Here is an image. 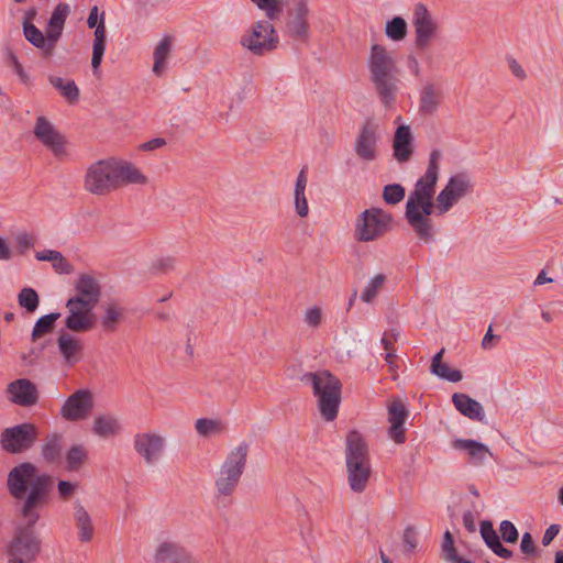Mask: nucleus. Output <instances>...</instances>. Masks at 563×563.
<instances>
[{
    "mask_svg": "<svg viewBox=\"0 0 563 563\" xmlns=\"http://www.w3.org/2000/svg\"><path fill=\"white\" fill-rule=\"evenodd\" d=\"M500 540L503 539L506 543H516L519 538V532L516 526L509 521L504 520L499 525Z\"/></svg>",
    "mask_w": 563,
    "mask_h": 563,
    "instance_id": "obj_51",
    "label": "nucleus"
},
{
    "mask_svg": "<svg viewBox=\"0 0 563 563\" xmlns=\"http://www.w3.org/2000/svg\"><path fill=\"white\" fill-rule=\"evenodd\" d=\"M412 24L416 34L415 46L418 51H424L435 37L438 23L421 2L415 7Z\"/></svg>",
    "mask_w": 563,
    "mask_h": 563,
    "instance_id": "obj_11",
    "label": "nucleus"
},
{
    "mask_svg": "<svg viewBox=\"0 0 563 563\" xmlns=\"http://www.w3.org/2000/svg\"><path fill=\"white\" fill-rule=\"evenodd\" d=\"M303 320L308 325H310L312 328H318L322 322L321 308L314 306L313 308L308 309L305 313Z\"/></svg>",
    "mask_w": 563,
    "mask_h": 563,
    "instance_id": "obj_56",
    "label": "nucleus"
},
{
    "mask_svg": "<svg viewBox=\"0 0 563 563\" xmlns=\"http://www.w3.org/2000/svg\"><path fill=\"white\" fill-rule=\"evenodd\" d=\"M95 29V38L92 47H104L106 48V25H104V12L100 15V21Z\"/></svg>",
    "mask_w": 563,
    "mask_h": 563,
    "instance_id": "obj_55",
    "label": "nucleus"
},
{
    "mask_svg": "<svg viewBox=\"0 0 563 563\" xmlns=\"http://www.w3.org/2000/svg\"><path fill=\"white\" fill-rule=\"evenodd\" d=\"M70 14V5L66 2H59L53 10L47 21L46 29L49 31L51 41H59L68 15Z\"/></svg>",
    "mask_w": 563,
    "mask_h": 563,
    "instance_id": "obj_30",
    "label": "nucleus"
},
{
    "mask_svg": "<svg viewBox=\"0 0 563 563\" xmlns=\"http://www.w3.org/2000/svg\"><path fill=\"white\" fill-rule=\"evenodd\" d=\"M115 175L118 187L122 184L145 185L147 183V177L128 162L115 161Z\"/></svg>",
    "mask_w": 563,
    "mask_h": 563,
    "instance_id": "obj_31",
    "label": "nucleus"
},
{
    "mask_svg": "<svg viewBox=\"0 0 563 563\" xmlns=\"http://www.w3.org/2000/svg\"><path fill=\"white\" fill-rule=\"evenodd\" d=\"M240 43L252 54L262 56L276 49L279 38L269 21H257L253 25L251 33L241 37Z\"/></svg>",
    "mask_w": 563,
    "mask_h": 563,
    "instance_id": "obj_8",
    "label": "nucleus"
},
{
    "mask_svg": "<svg viewBox=\"0 0 563 563\" xmlns=\"http://www.w3.org/2000/svg\"><path fill=\"white\" fill-rule=\"evenodd\" d=\"M452 402L455 409L464 417L483 422L485 418L484 408L477 400L473 399L464 393H454Z\"/></svg>",
    "mask_w": 563,
    "mask_h": 563,
    "instance_id": "obj_26",
    "label": "nucleus"
},
{
    "mask_svg": "<svg viewBox=\"0 0 563 563\" xmlns=\"http://www.w3.org/2000/svg\"><path fill=\"white\" fill-rule=\"evenodd\" d=\"M499 340H500V336L493 334V328H492V325H489L486 334L484 335V338L482 340V347L484 350H489L493 346H495L499 342Z\"/></svg>",
    "mask_w": 563,
    "mask_h": 563,
    "instance_id": "obj_61",
    "label": "nucleus"
},
{
    "mask_svg": "<svg viewBox=\"0 0 563 563\" xmlns=\"http://www.w3.org/2000/svg\"><path fill=\"white\" fill-rule=\"evenodd\" d=\"M36 239L27 232H19L15 235V253L16 255H25L34 247Z\"/></svg>",
    "mask_w": 563,
    "mask_h": 563,
    "instance_id": "obj_50",
    "label": "nucleus"
},
{
    "mask_svg": "<svg viewBox=\"0 0 563 563\" xmlns=\"http://www.w3.org/2000/svg\"><path fill=\"white\" fill-rule=\"evenodd\" d=\"M166 144V140L163 137H155L140 145V148L145 152L154 151Z\"/></svg>",
    "mask_w": 563,
    "mask_h": 563,
    "instance_id": "obj_62",
    "label": "nucleus"
},
{
    "mask_svg": "<svg viewBox=\"0 0 563 563\" xmlns=\"http://www.w3.org/2000/svg\"><path fill=\"white\" fill-rule=\"evenodd\" d=\"M60 252L55 250H44L35 253V258L41 262H53L55 258H59Z\"/></svg>",
    "mask_w": 563,
    "mask_h": 563,
    "instance_id": "obj_63",
    "label": "nucleus"
},
{
    "mask_svg": "<svg viewBox=\"0 0 563 563\" xmlns=\"http://www.w3.org/2000/svg\"><path fill=\"white\" fill-rule=\"evenodd\" d=\"M104 47H92L91 67L93 75L100 76V65L104 55Z\"/></svg>",
    "mask_w": 563,
    "mask_h": 563,
    "instance_id": "obj_57",
    "label": "nucleus"
},
{
    "mask_svg": "<svg viewBox=\"0 0 563 563\" xmlns=\"http://www.w3.org/2000/svg\"><path fill=\"white\" fill-rule=\"evenodd\" d=\"M77 295L70 297V305L96 306L101 297V286L90 274H80L75 283Z\"/></svg>",
    "mask_w": 563,
    "mask_h": 563,
    "instance_id": "obj_17",
    "label": "nucleus"
},
{
    "mask_svg": "<svg viewBox=\"0 0 563 563\" xmlns=\"http://www.w3.org/2000/svg\"><path fill=\"white\" fill-rule=\"evenodd\" d=\"M56 343L66 366L73 367L81 360L84 345L81 341L71 333L62 330Z\"/></svg>",
    "mask_w": 563,
    "mask_h": 563,
    "instance_id": "obj_22",
    "label": "nucleus"
},
{
    "mask_svg": "<svg viewBox=\"0 0 563 563\" xmlns=\"http://www.w3.org/2000/svg\"><path fill=\"white\" fill-rule=\"evenodd\" d=\"M442 157L440 150H432L429 156V162L424 175L421 176L412 191H410L408 199L434 197L435 186L439 179V162Z\"/></svg>",
    "mask_w": 563,
    "mask_h": 563,
    "instance_id": "obj_13",
    "label": "nucleus"
},
{
    "mask_svg": "<svg viewBox=\"0 0 563 563\" xmlns=\"http://www.w3.org/2000/svg\"><path fill=\"white\" fill-rule=\"evenodd\" d=\"M135 451L152 464L158 460L164 449V439L153 433H140L134 439Z\"/></svg>",
    "mask_w": 563,
    "mask_h": 563,
    "instance_id": "obj_21",
    "label": "nucleus"
},
{
    "mask_svg": "<svg viewBox=\"0 0 563 563\" xmlns=\"http://www.w3.org/2000/svg\"><path fill=\"white\" fill-rule=\"evenodd\" d=\"M53 486V476L40 473L31 462H23L9 472L8 492L16 501L19 514L26 522L15 528L7 544L8 563H33L40 555L42 541L34 527L41 517L40 509L49 501Z\"/></svg>",
    "mask_w": 563,
    "mask_h": 563,
    "instance_id": "obj_1",
    "label": "nucleus"
},
{
    "mask_svg": "<svg viewBox=\"0 0 563 563\" xmlns=\"http://www.w3.org/2000/svg\"><path fill=\"white\" fill-rule=\"evenodd\" d=\"M12 257V249L10 247L4 238L0 236V261H10Z\"/></svg>",
    "mask_w": 563,
    "mask_h": 563,
    "instance_id": "obj_64",
    "label": "nucleus"
},
{
    "mask_svg": "<svg viewBox=\"0 0 563 563\" xmlns=\"http://www.w3.org/2000/svg\"><path fill=\"white\" fill-rule=\"evenodd\" d=\"M437 209L434 197L407 199L405 219L422 242H430L434 238L433 224L430 216Z\"/></svg>",
    "mask_w": 563,
    "mask_h": 563,
    "instance_id": "obj_5",
    "label": "nucleus"
},
{
    "mask_svg": "<svg viewBox=\"0 0 563 563\" xmlns=\"http://www.w3.org/2000/svg\"><path fill=\"white\" fill-rule=\"evenodd\" d=\"M18 302L26 312L33 313L40 306V296L35 289L24 287L18 294Z\"/></svg>",
    "mask_w": 563,
    "mask_h": 563,
    "instance_id": "obj_45",
    "label": "nucleus"
},
{
    "mask_svg": "<svg viewBox=\"0 0 563 563\" xmlns=\"http://www.w3.org/2000/svg\"><path fill=\"white\" fill-rule=\"evenodd\" d=\"M385 280L386 276L384 274H377L373 278H371V280L365 286L361 295V299L364 302L369 303L376 297L378 290L382 288Z\"/></svg>",
    "mask_w": 563,
    "mask_h": 563,
    "instance_id": "obj_48",
    "label": "nucleus"
},
{
    "mask_svg": "<svg viewBox=\"0 0 563 563\" xmlns=\"http://www.w3.org/2000/svg\"><path fill=\"white\" fill-rule=\"evenodd\" d=\"M445 186L452 191L457 200L473 190L472 180L465 173H459L450 177Z\"/></svg>",
    "mask_w": 563,
    "mask_h": 563,
    "instance_id": "obj_41",
    "label": "nucleus"
},
{
    "mask_svg": "<svg viewBox=\"0 0 563 563\" xmlns=\"http://www.w3.org/2000/svg\"><path fill=\"white\" fill-rule=\"evenodd\" d=\"M302 379L311 384L316 397L331 393V390H342L341 380L327 369L307 373Z\"/></svg>",
    "mask_w": 563,
    "mask_h": 563,
    "instance_id": "obj_23",
    "label": "nucleus"
},
{
    "mask_svg": "<svg viewBox=\"0 0 563 563\" xmlns=\"http://www.w3.org/2000/svg\"><path fill=\"white\" fill-rule=\"evenodd\" d=\"M196 430L201 437H209L213 433H221L223 426L219 420L200 418L196 421Z\"/></svg>",
    "mask_w": 563,
    "mask_h": 563,
    "instance_id": "obj_46",
    "label": "nucleus"
},
{
    "mask_svg": "<svg viewBox=\"0 0 563 563\" xmlns=\"http://www.w3.org/2000/svg\"><path fill=\"white\" fill-rule=\"evenodd\" d=\"M379 140L377 123L372 119H366L360 126L354 141V152L357 158L364 163L376 161L379 155Z\"/></svg>",
    "mask_w": 563,
    "mask_h": 563,
    "instance_id": "obj_10",
    "label": "nucleus"
},
{
    "mask_svg": "<svg viewBox=\"0 0 563 563\" xmlns=\"http://www.w3.org/2000/svg\"><path fill=\"white\" fill-rule=\"evenodd\" d=\"M172 46H173V37L172 36H164L156 45L154 53H153V57H154L153 73L155 75L161 76L163 74V71L165 69L166 60L172 53Z\"/></svg>",
    "mask_w": 563,
    "mask_h": 563,
    "instance_id": "obj_37",
    "label": "nucleus"
},
{
    "mask_svg": "<svg viewBox=\"0 0 563 563\" xmlns=\"http://www.w3.org/2000/svg\"><path fill=\"white\" fill-rule=\"evenodd\" d=\"M22 29L26 41L34 47L41 49L44 58H51L54 55L57 41H51L49 31L47 29L45 34L35 25H26Z\"/></svg>",
    "mask_w": 563,
    "mask_h": 563,
    "instance_id": "obj_25",
    "label": "nucleus"
},
{
    "mask_svg": "<svg viewBox=\"0 0 563 563\" xmlns=\"http://www.w3.org/2000/svg\"><path fill=\"white\" fill-rule=\"evenodd\" d=\"M96 306L70 305V298L66 302L68 316L65 319V328L71 332L81 333L95 327L92 310Z\"/></svg>",
    "mask_w": 563,
    "mask_h": 563,
    "instance_id": "obj_16",
    "label": "nucleus"
},
{
    "mask_svg": "<svg viewBox=\"0 0 563 563\" xmlns=\"http://www.w3.org/2000/svg\"><path fill=\"white\" fill-rule=\"evenodd\" d=\"M404 552L412 553L418 547V534L413 527L409 526L404 530L402 534Z\"/></svg>",
    "mask_w": 563,
    "mask_h": 563,
    "instance_id": "obj_53",
    "label": "nucleus"
},
{
    "mask_svg": "<svg viewBox=\"0 0 563 563\" xmlns=\"http://www.w3.org/2000/svg\"><path fill=\"white\" fill-rule=\"evenodd\" d=\"M120 429L118 420L111 416L101 415L93 420V432L102 438L115 434Z\"/></svg>",
    "mask_w": 563,
    "mask_h": 563,
    "instance_id": "obj_42",
    "label": "nucleus"
},
{
    "mask_svg": "<svg viewBox=\"0 0 563 563\" xmlns=\"http://www.w3.org/2000/svg\"><path fill=\"white\" fill-rule=\"evenodd\" d=\"M479 532L485 544L487 545L488 549L492 550L494 554L505 560H509L512 558V551L503 545L500 537L494 529L492 521L483 520L481 522Z\"/></svg>",
    "mask_w": 563,
    "mask_h": 563,
    "instance_id": "obj_27",
    "label": "nucleus"
},
{
    "mask_svg": "<svg viewBox=\"0 0 563 563\" xmlns=\"http://www.w3.org/2000/svg\"><path fill=\"white\" fill-rule=\"evenodd\" d=\"M247 453L249 444L246 442L240 443L229 452L216 479V488L219 495H232L244 473Z\"/></svg>",
    "mask_w": 563,
    "mask_h": 563,
    "instance_id": "obj_4",
    "label": "nucleus"
},
{
    "mask_svg": "<svg viewBox=\"0 0 563 563\" xmlns=\"http://www.w3.org/2000/svg\"><path fill=\"white\" fill-rule=\"evenodd\" d=\"M154 563H198L179 543L164 541L155 550Z\"/></svg>",
    "mask_w": 563,
    "mask_h": 563,
    "instance_id": "obj_20",
    "label": "nucleus"
},
{
    "mask_svg": "<svg viewBox=\"0 0 563 563\" xmlns=\"http://www.w3.org/2000/svg\"><path fill=\"white\" fill-rule=\"evenodd\" d=\"M92 408V394L88 389H79L66 399L60 416L67 421H79L86 419Z\"/></svg>",
    "mask_w": 563,
    "mask_h": 563,
    "instance_id": "obj_15",
    "label": "nucleus"
},
{
    "mask_svg": "<svg viewBox=\"0 0 563 563\" xmlns=\"http://www.w3.org/2000/svg\"><path fill=\"white\" fill-rule=\"evenodd\" d=\"M345 460L351 489L363 493L367 487L372 467L368 445L357 430H351L346 435Z\"/></svg>",
    "mask_w": 563,
    "mask_h": 563,
    "instance_id": "obj_2",
    "label": "nucleus"
},
{
    "mask_svg": "<svg viewBox=\"0 0 563 563\" xmlns=\"http://www.w3.org/2000/svg\"><path fill=\"white\" fill-rule=\"evenodd\" d=\"M394 157L398 163L408 162L413 154V135L409 125L401 124L393 140Z\"/></svg>",
    "mask_w": 563,
    "mask_h": 563,
    "instance_id": "obj_24",
    "label": "nucleus"
},
{
    "mask_svg": "<svg viewBox=\"0 0 563 563\" xmlns=\"http://www.w3.org/2000/svg\"><path fill=\"white\" fill-rule=\"evenodd\" d=\"M520 551L529 558H536L540 554V550L536 545L533 537L530 532H525L522 534L520 542Z\"/></svg>",
    "mask_w": 563,
    "mask_h": 563,
    "instance_id": "obj_52",
    "label": "nucleus"
},
{
    "mask_svg": "<svg viewBox=\"0 0 563 563\" xmlns=\"http://www.w3.org/2000/svg\"><path fill=\"white\" fill-rule=\"evenodd\" d=\"M560 525L558 523H553L544 532L543 537H542V545L543 547H548L551 544V542L554 540V538L559 534L560 532Z\"/></svg>",
    "mask_w": 563,
    "mask_h": 563,
    "instance_id": "obj_60",
    "label": "nucleus"
},
{
    "mask_svg": "<svg viewBox=\"0 0 563 563\" xmlns=\"http://www.w3.org/2000/svg\"><path fill=\"white\" fill-rule=\"evenodd\" d=\"M176 258L173 256H166L158 258L152 264V272L154 274H167L175 268Z\"/></svg>",
    "mask_w": 563,
    "mask_h": 563,
    "instance_id": "obj_54",
    "label": "nucleus"
},
{
    "mask_svg": "<svg viewBox=\"0 0 563 563\" xmlns=\"http://www.w3.org/2000/svg\"><path fill=\"white\" fill-rule=\"evenodd\" d=\"M342 390L325 393L318 396V406L322 418L327 421H333L338 417L341 404Z\"/></svg>",
    "mask_w": 563,
    "mask_h": 563,
    "instance_id": "obj_33",
    "label": "nucleus"
},
{
    "mask_svg": "<svg viewBox=\"0 0 563 563\" xmlns=\"http://www.w3.org/2000/svg\"><path fill=\"white\" fill-rule=\"evenodd\" d=\"M387 409L390 423L388 434L397 444H402L406 441L404 424L409 416V411L400 399H394Z\"/></svg>",
    "mask_w": 563,
    "mask_h": 563,
    "instance_id": "obj_19",
    "label": "nucleus"
},
{
    "mask_svg": "<svg viewBox=\"0 0 563 563\" xmlns=\"http://www.w3.org/2000/svg\"><path fill=\"white\" fill-rule=\"evenodd\" d=\"M66 460V470L69 472H77L88 460L87 450L80 445L76 444L69 448L65 455Z\"/></svg>",
    "mask_w": 563,
    "mask_h": 563,
    "instance_id": "obj_43",
    "label": "nucleus"
},
{
    "mask_svg": "<svg viewBox=\"0 0 563 563\" xmlns=\"http://www.w3.org/2000/svg\"><path fill=\"white\" fill-rule=\"evenodd\" d=\"M59 258H55L52 262V266L58 274H70L74 271V266L63 256L60 253Z\"/></svg>",
    "mask_w": 563,
    "mask_h": 563,
    "instance_id": "obj_58",
    "label": "nucleus"
},
{
    "mask_svg": "<svg viewBox=\"0 0 563 563\" xmlns=\"http://www.w3.org/2000/svg\"><path fill=\"white\" fill-rule=\"evenodd\" d=\"M444 354V349H441L435 355L432 357L430 371L433 375L449 380L451 383H457L462 379V372L459 369H452L449 367L446 363L442 362Z\"/></svg>",
    "mask_w": 563,
    "mask_h": 563,
    "instance_id": "obj_34",
    "label": "nucleus"
},
{
    "mask_svg": "<svg viewBox=\"0 0 563 563\" xmlns=\"http://www.w3.org/2000/svg\"><path fill=\"white\" fill-rule=\"evenodd\" d=\"M8 399L21 407H32L38 401L40 393L36 385L27 378H19L7 387Z\"/></svg>",
    "mask_w": 563,
    "mask_h": 563,
    "instance_id": "obj_18",
    "label": "nucleus"
},
{
    "mask_svg": "<svg viewBox=\"0 0 563 563\" xmlns=\"http://www.w3.org/2000/svg\"><path fill=\"white\" fill-rule=\"evenodd\" d=\"M308 13L307 0H299L292 9L287 11L285 31L288 36L301 42L308 41L310 35Z\"/></svg>",
    "mask_w": 563,
    "mask_h": 563,
    "instance_id": "obj_14",
    "label": "nucleus"
},
{
    "mask_svg": "<svg viewBox=\"0 0 563 563\" xmlns=\"http://www.w3.org/2000/svg\"><path fill=\"white\" fill-rule=\"evenodd\" d=\"M393 228V216L372 207L361 212L355 222L354 238L358 242H372L383 238Z\"/></svg>",
    "mask_w": 563,
    "mask_h": 563,
    "instance_id": "obj_6",
    "label": "nucleus"
},
{
    "mask_svg": "<svg viewBox=\"0 0 563 563\" xmlns=\"http://www.w3.org/2000/svg\"><path fill=\"white\" fill-rule=\"evenodd\" d=\"M124 317V308L121 306L110 302L104 308V313L100 318V324L106 332L117 331L119 324L122 322Z\"/></svg>",
    "mask_w": 563,
    "mask_h": 563,
    "instance_id": "obj_36",
    "label": "nucleus"
},
{
    "mask_svg": "<svg viewBox=\"0 0 563 563\" xmlns=\"http://www.w3.org/2000/svg\"><path fill=\"white\" fill-rule=\"evenodd\" d=\"M74 519L76 527L79 531V539L81 542H89L93 538V525L90 515L79 500L74 503Z\"/></svg>",
    "mask_w": 563,
    "mask_h": 563,
    "instance_id": "obj_32",
    "label": "nucleus"
},
{
    "mask_svg": "<svg viewBox=\"0 0 563 563\" xmlns=\"http://www.w3.org/2000/svg\"><path fill=\"white\" fill-rule=\"evenodd\" d=\"M440 104V91L433 84H427L420 96V111L423 114H433Z\"/></svg>",
    "mask_w": 563,
    "mask_h": 563,
    "instance_id": "obj_40",
    "label": "nucleus"
},
{
    "mask_svg": "<svg viewBox=\"0 0 563 563\" xmlns=\"http://www.w3.org/2000/svg\"><path fill=\"white\" fill-rule=\"evenodd\" d=\"M408 32V25L404 18L394 16L391 20L387 21L385 26V34L388 38L393 41H402Z\"/></svg>",
    "mask_w": 563,
    "mask_h": 563,
    "instance_id": "obj_44",
    "label": "nucleus"
},
{
    "mask_svg": "<svg viewBox=\"0 0 563 563\" xmlns=\"http://www.w3.org/2000/svg\"><path fill=\"white\" fill-rule=\"evenodd\" d=\"M452 448L455 450L467 451L474 465L483 464L486 456L492 455V452L486 444L471 439H456L452 442Z\"/></svg>",
    "mask_w": 563,
    "mask_h": 563,
    "instance_id": "obj_29",
    "label": "nucleus"
},
{
    "mask_svg": "<svg viewBox=\"0 0 563 563\" xmlns=\"http://www.w3.org/2000/svg\"><path fill=\"white\" fill-rule=\"evenodd\" d=\"M307 176H306V167H303L298 176L295 184V209L299 217L306 218L309 213L308 201L305 195V190L307 187Z\"/></svg>",
    "mask_w": 563,
    "mask_h": 563,
    "instance_id": "obj_35",
    "label": "nucleus"
},
{
    "mask_svg": "<svg viewBox=\"0 0 563 563\" xmlns=\"http://www.w3.org/2000/svg\"><path fill=\"white\" fill-rule=\"evenodd\" d=\"M406 189L400 184H389L383 189V199L387 205H397L404 200Z\"/></svg>",
    "mask_w": 563,
    "mask_h": 563,
    "instance_id": "obj_47",
    "label": "nucleus"
},
{
    "mask_svg": "<svg viewBox=\"0 0 563 563\" xmlns=\"http://www.w3.org/2000/svg\"><path fill=\"white\" fill-rule=\"evenodd\" d=\"M33 133L57 159H63L67 156V141L65 136L59 133L45 117L40 115L36 118Z\"/></svg>",
    "mask_w": 563,
    "mask_h": 563,
    "instance_id": "obj_12",
    "label": "nucleus"
},
{
    "mask_svg": "<svg viewBox=\"0 0 563 563\" xmlns=\"http://www.w3.org/2000/svg\"><path fill=\"white\" fill-rule=\"evenodd\" d=\"M57 489L60 498L67 499L76 489V485L68 481H59Z\"/></svg>",
    "mask_w": 563,
    "mask_h": 563,
    "instance_id": "obj_59",
    "label": "nucleus"
},
{
    "mask_svg": "<svg viewBox=\"0 0 563 563\" xmlns=\"http://www.w3.org/2000/svg\"><path fill=\"white\" fill-rule=\"evenodd\" d=\"M435 200L439 214L446 213L459 201L446 186L439 192Z\"/></svg>",
    "mask_w": 563,
    "mask_h": 563,
    "instance_id": "obj_49",
    "label": "nucleus"
},
{
    "mask_svg": "<svg viewBox=\"0 0 563 563\" xmlns=\"http://www.w3.org/2000/svg\"><path fill=\"white\" fill-rule=\"evenodd\" d=\"M85 189L102 196L118 188L115 159H100L91 164L85 175Z\"/></svg>",
    "mask_w": 563,
    "mask_h": 563,
    "instance_id": "obj_7",
    "label": "nucleus"
},
{
    "mask_svg": "<svg viewBox=\"0 0 563 563\" xmlns=\"http://www.w3.org/2000/svg\"><path fill=\"white\" fill-rule=\"evenodd\" d=\"M48 81L70 104L79 100L80 91L74 80H64L60 77L51 75L48 76Z\"/></svg>",
    "mask_w": 563,
    "mask_h": 563,
    "instance_id": "obj_38",
    "label": "nucleus"
},
{
    "mask_svg": "<svg viewBox=\"0 0 563 563\" xmlns=\"http://www.w3.org/2000/svg\"><path fill=\"white\" fill-rule=\"evenodd\" d=\"M64 437L60 433L48 434L41 446V456L49 465L59 466L63 462Z\"/></svg>",
    "mask_w": 563,
    "mask_h": 563,
    "instance_id": "obj_28",
    "label": "nucleus"
},
{
    "mask_svg": "<svg viewBox=\"0 0 563 563\" xmlns=\"http://www.w3.org/2000/svg\"><path fill=\"white\" fill-rule=\"evenodd\" d=\"M37 435V428L31 422L7 428L1 433V448L11 454L25 452L34 445Z\"/></svg>",
    "mask_w": 563,
    "mask_h": 563,
    "instance_id": "obj_9",
    "label": "nucleus"
},
{
    "mask_svg": "<svg viewBox=\"0 0 563 563\" xmlns=\"http://www.w3.org/2000/svg\"><path fill=\"white\" fill-rule=\"evenodd\" d=\"M371 80L385 107H390L396 97V62L387 48L379 44H373L368 58Z\"/></svg>",
    "mask_w": 563,
    "mask_h": 563,
    "instance_id": "obj_3",
    "label": "nucleus"
},
{
    "mask_svg": "<svg viewBox=\"0 0 563 563\" xmlns=\"http://www.w3.org/2000/svg\"><path fill=\"white\" fill-rule=\"evenodd\" d=\"M59 318V312H51L40 317L32 329L31 341L36 342L44 335L52 333L56 327V321Z\"/></svg>",
    "mask_w": 563,
    "mask_h": 563,
    "instance_id": "obj_39",
    "label": "nucleus"
}]
</instances>
